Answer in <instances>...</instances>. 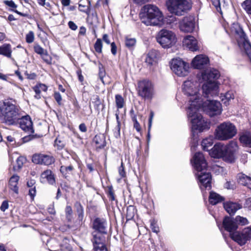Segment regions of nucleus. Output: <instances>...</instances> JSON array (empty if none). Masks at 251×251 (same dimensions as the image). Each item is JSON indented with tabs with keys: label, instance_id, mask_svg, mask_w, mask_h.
<instances>
[{
	"label": "nucleus",
	"instance_id": "obj_1",
	"mask_svg": "<svg viewBox=\"0 0 251 251\" xmlns=\"http://www.w3.org/2000/svg\"><path fill=\"white\" fill-rule=\"evenodd\" d=\"M182 91L184 95L190 97L187 113L189 121L191 124L192 134L194 137L195 131L202 132L210 128V124L205 121L198 111L202 103V100L199 97V86L196 82L187 80L184 82Z\"/></svg>",
	"mask_w": 251,
	"mask_h": 251
},
{
	"label": "nucleus",
	"instance_id": "obj_2",
	"mask_svg": "<svg viewBox=\"0 0 251 251\" xmlns=\"http://www.w3.org/2000/svg\"><path fill=\"white\" fill-rule=\"evenodd\" d=\"M193 166L196 171L195 175L199 181V185L202 190L211 188V175L207 170V165L203 154L198 152L193 158Z\"/></svg>",
	"mask_w": 251,
	"mask_h": 251
},
{
	"label": "nucleus",
	"instance_id": "obj_3",
	"mask_svg": "<svg viewBox=\"0 0 251 251\" xmlns=\"http://www.w3.org/2000/svg\"><path fill=\"white\" fill-rule=\"evenodd\" d=\"M202 78L207 82L202 87L203 96L209 98L214 97L218 93V86L215 82L220 76L219 72L213 68H209L203 70L201 72Z\"/></svg>",
	"mask_w": 251,
	"mask_h": 251
},
{
	"label": "nucleus",
	"instance_id": "obj_4",
	"mask_svg": "<svg viewBox=\"0 0 251 251\" xmlns=\"http://www.w3.org/2000/svg\"><path fill=\"white\" fill-rule=\"evenodd\" d=\"M143 10L144 12L140 14L142 23L147 26L161 25L163 16L158 7L154 5L148 4L144 6Z\"/></svg>",
	"mask_w": 251,
	"mask_h": 251
},
{
	"label": "nucleus",
	"instance_id": "obj_5",
	"mask_svg": "<svg viewBox=\"0 0 251 251\" xmlns=\"http://www.w3.org/2000/svg\"><path fill=\"white\" fill-rule=\"evenodd\" d=\"M0 110L4 116L5 123L8 125L17 124L20 114L18 108L9 101H4L0 106Z\"/></svg>",
	"mask_w": 251,
	"mask_h": 251
},
{
	"label": "nucleus",
	"instance_id": "obj_6",
	"mask_svg": "<svg viewBox=\"0 0 251 251\" xmlns=\"http://www.w3.org/2000/svg\"><path fill=\"white\" fill-rule=\"evenodd\" d=\"M166 5L170 13L177 16H181L191 8L190 0H167Z\"/></svg>",
	"mask_w": 251,
	"mask_h": 251
},
{
	"label": "nucleus",
	"instance_id": "obj_7",
	"mask_svg": "<svg viewBox=\"0 0 251 251\" xmlns=\"http://www.w3.org/2000/svg\"><path fill=\"white\" fill-rule=\"evenodd\" d=\"M237 133L235 126L230 122H224L218 126L215 131V138L225 141L233 138Z\"/></svg>",
	"mask_w": 251,
	"mask_h": 251
},
{
	"label": "nucleus",
	"instance_id": "obj_8",
	"mask_svg": "<svg viewBox=\"0 0 251 251\" xmlns=\"http://www.w3.org/2000/svg\"><path fill=\"white\" fill-rule=\"evenodd\" d=\"M157 42L164 48L172 47L176 42L175 34L172 31L162 29L156 36Z\"/></svg>",
	"mask_w": 251,
	"mask_h": 251
},
{
	"label": "nucleus",
	"instance_id": "obj_9",
	"mask_svg": "<svg viewBox=\"0 0 251 251\" xmlns=\"http://www.w3.org/2000/svg\"><path fill=\"white\" fill-rule=\"evenodd\" d=\"M201 107L203 110L210 117L220 115L222 111L220 102L216 100H207L205 101H203L202 100V103L200 107Z\"/></svg>",
	"mask_w": 251,
	"mask_h": 251
},
{
	"label": "nucleus",
	"instance_id": "obj_10",
	"mask_svg": "<svg viewBox=\"0 0 251 251\" xmlns=\"http://www.w3.org/2000/svg\"><path fill=\"white\" fill-rule=\"evenodd\" d=\"M138 94L145 99H151L154 95L153 86L148 80H143L138 82Z\"/></svg>",
	"mask_w": 251,
	"mask_h": 251
},
{
	"label": "nucleus",
	"instance_id": "obj_11",
	"mask_svg": "<svg viewBox=\"0 0 251 251\" xmlns=\"http://www.w3.org/2000/svg\"><path fill=\"white\" fill-rule=\"evenodd\" d=\"M171 69L178 76H184L188 73L189 65L180 58L174 59L171 62Z\"/></svg>",
	"mask_w": 251,
	"mask_h": 251
},
{
	"label": "nucleus",
	"instance_id": "obj_12",
	"mask_svg": "<svg viewBox=\"0 0 251 251\" xmlns=\"http://www.w3.org/2000/svg\"><path fill=\"white\" fill-rule=\"evenodd\" d=\"M238 150L237 143L234 141H231L226 145L225 151L222 159L225 161L232 163L235 162L236 159V153Z\"/></svg>",
	"mask_w": 251,
	"mask_h": 251
},
{
	"label": "nucleus",
	"instance_id": "obj_13",
	"mask_svg": "<svg viewBox=\"0 0 251 251\" xmlns=\"http://www.w3.org/2000/svg\"><path fill=\"white\" fill-rule=\"evenodd\" d=\"M232 239L241 246L245 245L251 240V227L244 228L241 232H235L230 234Z\"/></svg>",
	"mask_w": 251,
	"mask_h": 251
},
{
	"label": "nucleus",
	"instance_id": "obj_14",
	"mask_svg": "<svg viewBox=\"0 0 251 251\" xmlns=\"http://www.w3.org/2000/svg\"><path fill=\"white\" fill-rule=\"evenodd\" d=\"M92 238L91 241L94 246V251H107L105 245V237L106 234L92 232Z\"/></svg>",
	"mask_w": 251,
	"mask_h": 251
},
{
	"label": "nucleus",
	"instance_id": "obj_15",
	"mask_svg": "<svg viewBox=\"0 0 251 251\" xmlns=\"http://www.w3.org/2000/svg\"><path fill=\"white\" fill-rule=\"evenodd\" d=\"M32 161L36 164L49 166L54 163L55 158L52 156L47 154H35L32 156Z\"/></svg>",
	"mask_w": 251,
	"mask_h": 251
},
{
	"label": "nucleus",
	"instance_id": "obj_16",
	"mask_svg": "<svg viewBox=\"0 0 251 251\" xmlns=\"http://www.w3.org/2000/svg\"><path fill=\"white\" fill-rule=\"evenodd\" d=\"M107 221L103 218H96L93 222L92 228L94 230L93 232L107 234Z\"/></svg>",
	"mask_w": 251,
	"mask_h": 251
},
{
	"label": "nucleus",
	"instance_id": "obj_17",
	"mask_svg": "<svg viewBox=\"0 0 251 251\" xmlns=\"http://www.w3.org/2000/svg\"><path fill=\"white\" fill-rule=\"evenodd\" d=\"M233 25L238 27V29H236L235 31L240 36L241 42L243 43L245 51L251 62V45L247 40L246 35L240 26L237 24H234Z\"/></svg>",
	"mask_w": 251,
	"mask_h": 251
},
{
	"label": "nucleus",
	"instance_id": "obj_18",
	"mask_svg": "<svg viewBox=\"0 0 251 251\" xmlns=\"http://www.w3.org/2000/svg\"><path fill=\"white\" fill-rule=\"evenodd\" d=\"M17 124H19L21 128L25 132L34 133L33 123L29 116L26 115L21 117L20 115Z\"/></svg>",
	"mask_w": 251,
	"mask_h": 251
},
{
	"label": "nucleus",
	"instance_id": "obj_19",
	"mask_svg": "<svg viewBox=\"0 0 251 251\" xmlns=\"http://www.w3.org/2000/svg\"><path fill=\"white\" fill-rule=\"evenodd\" d=\"M209 63L208 57L203 54L197 55L192 61L193 67L197 69H205Z\"/></svg>",
	"mask_w": 251,
	"mask_h": 251
},
{
	"label": "nucleus",
	"instance_id": "obj_20",
	"mask_svg": "<svg viewBox=\"0 0 251 251\" xmlns=\"http://www.w3.org/2000/svg\"><path fill=\"white\" fill-rule=\"evenodd\" d=\"M179 28L184 32H191L195 28L194 19L192 17H185L179 22Z\"/></svg>",
	"mask_w": 251,
	"mask_h": 251
},
{
	"label": "nucleus",
	"instance_id": "obj_21",
	"mask_svg": "<svg viewBox=\"0 0 251 251\" xmlns=\"http://www.w3.org/2000/svg\"><path fill=\"white\" fill-rule=\"evenodd\" d=\"M40 180L42 183L47 182L51 185H54L56 184L55 175L50 169L45 170L41 173Z\"/></svg>",
	"mask_w": 251,
	"mask_h": 251
},
{
	"label": "nucleus",
	"instance_id": "obj_22",
	"mask_svg": "<svg viewBox=\"0 0 251 251\" xmlns=\"http://www.w3.org/2000/svg\"><path fill=\"white\" fill-rule=\"evenodd\" d=\"M223 226L224 229L230 232V233H233L237 229V226L235 221L234 218L226 216L223 221Z\"/></svg>",
	"mask_w": 251,
	"mask_h": 251
},
{
	"label": "nucleus",
	"instance_id": "obj_23",
	"mask_svg": "<svg viewBox=\"0 0 251 251\" xmlns=\"http://www.w3.org/2000/svg\"><path fill=\"white\" fill-rule=\"evenodd\" d=\"M183 45L191 51H196L199 49L198 41L191 35L186 36L183 41Z\"/></svg>",
	"mask_w": 251,
	"mask_h": 251
},
{
	"label": "nucleus",
	"instance_id": "obj_24",
	"mask_svg": "<svg viewBox=\"0 0 251 251\" xmlns=\"http://www.w3.org/2000/svg\"><path fill=\"white\" fill-rule=\"evenodd\" d=\"M225 148L226 145L221 143L216 144L209 152V154L214 158H222Z\"/></svg>",
	"mask_w": 251,
	"mask_h": 251
},
{
	"label": "nucleus",
	"instance_id": "obj_25",
	"mask_svg": "<svg viewBox=\"0 0 251 251\" xmlns=\"http://www.w3.org/2000/svg\"><path fill=\"white\" fill-rule=\"evenodd\" d=\"M159 56V53L157 50H151L147 54L145 59V62L149 66H153L157 63Z\"/></svg>",
	"mask_w": 251,
	"mask_h": 251
},
{
	"label": "nucleus",
	"instance_id": "obj_26",
	"mask_svg": "<svg viewBox=\"0 0 251 251\" xmlns=\"http://www.w3.org/2000/svg\"><path fill=\"white\" fill-rule=\"evenodd\" d=\"M224 207L229 215H234L238 210L242 208V205L238 203L229 201L224 203Z\"/></svg>",
	"mask_w": 251,
	"mask_h": 251
},
{
	"label": "nucleus",
	"instance_id": "obj_27",
	"mask_svg": "<svg viewBox=\"0 0 251 251\" xmlns=\"http://www.w3.org/2000/svg\"><path fill=\"white\" fill-rule=\"evenodd\" d=\"M75 170L74 166L72 164L69 166L62 165L60 168V171L63 176L66 179L70 177V176L73 175Z\"/></svg>",
	"mask_w": 251,
	"mask_h": 251
},
{
	"label": "nucleus",
	"instance_id": "obj_28",
	"mask_svg": "<svg viewBox=\"0 0 251 251\" xmlns=\"http://www.w3.org/2000/svg\"><path fill=\"white\" fill-rule=\"evenodd\" d=\"M20 177L17 175H13L9 179V186L10 189L16 194L19 193V188L17 186Z\"/></svg>",
	"mask_w": 251,
	"mask_h": 251
},
{
	"label": "nucleus",
	"instance_id": "obj_29",
	"mask_svg": "<svg viewBox=\"0 0 251 251\" xmlns=\"http://www.w3.org/2000/svg\"><path fill=\"white\" fill-rule=\"evenodd\" d=\"M12 48L9 44H4L0 46V55L8 58H12Z\"/></svg>",
	"mask_w": 251,
	"mask_h": 251
},
{
	"label": "nucleus",
	"instance_id": "obj_30",
	"mask_svg": "<svg viewBox=\"0 0 251 251\" xmlns=\"http://www.w3.org/2000/svg\"><path fill=\"white\" fill-rule=\"evenodd\" d=\"M224 200V198L219 194L211 192L209 196V201L212 205H216L217 203L222 202Z\"/></svg>",
	"mask_w": 251,
	"mask_h": 251
},
{
	"label": "nucleus",
	"instance_id": "obj_31",
	"mask_svg": "<svg viewBox=\"0 0 251 251\" xmlns=\"http://www.w3.org/2000/svg\"><path fill=\"white\" fill-rule=\"evenodd\" d=\"M93 142L99 149L103 148L106 144L105 138L103 135H96L94 138Z\"/></svg>",
	"mask_w": 251,
	"mask_h": 251
},
{
	"label": "nucleus",
	"instance_id": "obj_32",
	"mask_svg": "<svg viewBox=\"0 0 251 251\" xmlns=\"http://www.w3.org/2000/svg\"><path fill=\"white\" fill-rule=\"evenodd\" d=\"M75 209L77 214L78 219L82 221L84 217V209L82 204L79 201H76L74 204Z\"/></svg>",
	"mask_w": 251,
	"mask_h": 251
},
{
	"label": "nucleus",
	"instance_id": "obj_33",
	"mask_svg": "<svg viewBox=\"0 0 251 251\" xmlns=\"http://www.w3.org/2000/svg\"><path fill=\"white\" fill-rule=\"evenodd\" d=\"M214 143V137L213 136H209L204 139L201 142V146L203 150L209 151V148L211 147Z\"/></svg>",
	"mask_w": 251,
	"mask_h": 251
},
{
	"label": "nucleus",
	"instance_id": "obj_34",
	"mask_svg": "<svg viewBox=\"0 0 251 251\" xmlns=\"http://www.w3.org/2000/svg\"><path fill=\"white\" fill-rule=\"evenodd\" d=\"M240 142L246 146L251 148V134L246 132L241 135L240 137Z\"/></svg>",
	"mask_w": 251,
	"mask_h": 251
},
{
	"label": "nucleus",
	"instance_id": "obj_35",
	"mask_svg": "<svg viewBox=\"0 0 251 251\" xmlns=\"http://www.w3.org/2000/svg\"><path fill=\"white\" fill-rule=\"evenodd\" d=\"M234 98V93L232 91H227L226 93L222 95L221 100L226 105L228 104V101Z\"/></svg>",
	"mask_w": 251,
	"mask_h": 251
},
{
	"label": "nucleus",
	"instance_id": "obj_36",
	"mask_svg": "<svg viewBox=\"0 0 251 251\" xmlns=\"http://www.w3.org/2000/svg\"><path fill=\"white\" fill-rule=\"evenodd\" d=\"M251 177L246 175L240 173L238 175L237 179L239 183L246 186Z\"/></svg>",
	"mask_w": 251,
	"mask_h": 251
},
{
	"label": "nucleus",
	"instance_id": "obj_37",
	"mask_svg": "<svg viewBox=\"0 0 251 251\" xmlns=\"http://www.w3.org/2000/svg\"><path fill=\"white\" fill-rule=\"evenodd\" d=\"M25 161L26 159L25 157L19 156L16 160V164L13 166V170L15 171H19L22 168Z\"/></svg>",
	"mask_w": 251,
	"mask_h": 251
},
{
	"label": "nucleus",
	"instance_id": "obj_38",
	"mask_svg": "<svg viewBox=\"0 0 251 251\" xmlns=\"http://www.w3.org/2000/svg\"><path fill=\"white\" fill-rule=\"evenodd\" d=\"M234 220L235 221H236L237 226L238 225L245 226L249 224V222L246 218L241 217L240 216H236Z\"/></svg>",
	"mask_w": 251,
	"mask_h": 251
},
{
	"label": "nucleus",
	"instance_id": "obj_39",
	"mask_svg": "<svg viewBox=\"0 0 251 251\" xmlns=\"http://www.w3.org/2000/svg\"><path fill=\"white\" fill-rule=\"evenodd\" d=\"M136 43V40L134 38H129L126 37L125 38V45L129 49H131L134 47Z\"/></svg>",
	"mask_w": 251,
	"mask_h": 251
},
{
	"label": "nucleus",
	"instance_id": "obj_40",
	"mask_svg": "<svg viewBox=\"0 0 251 251\" xmlns=\"http://www.w3.org/2000/svg\"><path fill=\"white\" fill-rule=\"evenodd\" d=\"M116 106L118 108H122L124 106V100L120 95H116L115 97Z\"/></svg>",
	"mask_w": 251,
	"mask_h": 251
},
{
	"label": "nucleus",
	"instance_id": "obj_41",
	"mask_svg": "<svg viewBox=\"0 0 251 251\" xmlns=\"http://www.w3.org/2000/svg\"><path fill=\"white\" fill-rule=\"evenodd\" d=\"M102 44L100 39H98L94 44V48L96 51L98 53L102 52Z\"/></svg>",
	"mask_w": 251,
	"mask_h": 251
},
{
	"label": "nucleus",
	"instance_id": "obj_42",
	"mask_svg": "<svg viewBox=\"0 0 251 251\" xmlns=\"http://www.w3.org/2000/svg\"><path fill=\"white\" fill-rule=\"evenodd\" d=\"M41 57L44 61L47 64L49 65L51 64L52 57L49 54L47 50L43 54H42Z\"/></svg>",
	"mask_w": 251,
	"mask_h": 251
},
{
	"label": "nucleus",
	"instance_id": "obj_43",
	"mask_svg": "<svg viewBox=\"0 0 251 251\" xmlns=\"http://www.w3.org/2000/svg\"><path fill=\"white\" fill-rule=\"evenodd\" d=\"M33 49L34 51L38 54H39L40 56L43 54L47 51L46 50L43 49L38 44H35L34 45Z\"/></svg>",
	"mask_w": 251,
	"mask_h": 251
},
{
	"label": "nucleus",
	"instance_id": "obj_44",
	"mask_svg": "<svg viewBox=\"0 0 251 251\" xmlns=\"http://www.w3.org/2000/svg\"><path fill=\"white\" fill-rule=\"evenodd\" d=\"M135 208L133 206L130 205L127 207L126 217L128 219H132L134 216Z\"/></svg>",
	"mask_w": 251,
	"mask_h": 251
},
{
	"label": "nucleus",
	"instance_id": "obj_45",
	"mask_svg": "<svg viewBox=\"0 0 251 251\" xmlns=\"http://www.w3.org/2000/svg\"><path fill=\"white\" fill-rule=\"evenodd\" d=\"M92 102L94 104L95 108L97 110H99L100 109V107L101 104V102L99 97L97 95L94 96Z\"/></svg>",
	"mask_w": 251,
	"mask_h": 251
},
{
	"label": "nucleus",
	"instance_id": "obj_46",
	"mask_svg": "<svg viewBox=\"0 0 251 251\" xmlns=\"http://www.w3.org/2000/svg\"><path fill=\"white\" fill-rule=\"evenodd\" d=\"M242 6L248 14L251 15V0L244 1L242 4Z\"/></svg>",
	"mask_w": 251,
	"mask_h": 251
},
{
	"label": "nucleus",
	"instance_id": "obj_47",
	"mask_svg": "<svg viewBox=\"0 0 251 251\" xmlns=\"http://www.w3.org/2000/svg\"><path fill=\"white\" fill-rule=\"evenodd\" d=\"M26 42L27 43H31L34 40V33L32 31H30L25 37Z\"/></svg>",
	"mask_w": 251,
	"mask_h": 251
},
{
	"label": "nucleus",
	"instance_id": "obj_48",
	"mask_svg": "<svg viewBox=\"0 0 251 251\" xmlns=\"http://www.w3.org/2000/svg\"><path fill=\"white\" fill-rule=\"evenodd\" d=\"M212 4L215 7L218 12L222 13L221 7V0H211Z\"/></svg>",
	"mask_w": 251,
	"mask_h": 251
},
{
	"label": "nucleus",
	"instance_id": "obj_49",
	"mask_svg": "<svg viewBox=\"0 0 251 251\" xmlns=\"http://www.w3.org/2000/svg\"><path fill=\"white\" fill-rule=\"evenodd\" d=\"M151 228L153 232L157 233L159 232V227L157 226L156 222L154 220L151 221Z\"/></svg>",
	"mask_w": 251,
	"mask_h": 251
},
{
	"label": "nucleus",
	"instance_id": "obj_50",
	"mask_svg": "<svg viewBox=\"0 0 251 251\" xmlns=\"http://www.w3.org/2000/svg\"><path fill=\"white\" fill-rule=\"evenodd\" d=\"M120 126L121 125H117L113 129L114 136L116 138H118L120 136Z\"/></svg>",
	"mask_w": 251,
	"mask_h": 251
},
{
	"label": "nucleus",
	"instance_id": "obj_51",
	"mask_svg": "<svg viewBox=\"0 0 251 251\" xmlns=\"http://www.w3.org/2000/svg\"><path fill=\"white\" fill-rule=\"evenodd\" d=\"M65 213L66 217L70 219L73 213L72 208L71 206L67 205L65 208Z\"/></svg>",
	"mask_w": 251,
	"mask_h": 251
},
{
	"label": "nucleus",
	"instance_id": "obj_52",
	"mask_svg": "<svg viewBox=\"0 0 251 251\" xmlns=\"http://www.w3.org/2000/svg\"><path fill=\"white\" fill-rule=\"evenodd\" d=\"M54 98L58 104L60 105L61 104L62 97L59 92H55L53 95Z\"/></svg>",
	"mask_w": 251,
	"mask_h": 251
},
{
	"label": "nucleus",
	"instance_id": "obj_53",
	"mask_svg": "<svg viewBox=\"0 0 251 251\" xmlns=\"http://www.w3.org/2000/svg\"><path fill=\"white\" fill-rule=\"evenodd\" d=\"M3 2L6 5L12 8H16L17 7V5L13 0H4Z\"/></svg>",
	"mask_w": 251,
	"mask_h": 251
},
{
	"label": "nucleus",
	"instance_id": "obj_54",
	"mask_svg": "<svg viewBox=\"0 0 251 251\" xmlns=\"http://www.w3.org/2000/svg\"><path fill=\"white\" fill-rule=\"evenodd\" d=\"M108 195L109 199L113 201L115 200L114 193L112 187H110L108 189Z\"/></svg>",
	"mask_w": 251,
	"mask_h": 251
},
{
	"label": "nucleus",
	"instance_id": "obj_55",
	"mask_svg": "<svg viewBox=\"0 0 251 251\" xmlns=\"http://www.w3.org/2000/svg\"><path fill=\"white\" fill-rule=\"evenodd\" d=\"M119 173L122 177H124L126 176V172L123 166V162H121V165L119 168Z\"/></svg>",
	"mask_w": 251,
	"mask_h": 251
},
{
	"label": "nucleus",
	"instance_id": "obj_56",
	"mask_svg": "<svg viewBox=\"0 0 251 251\" xmlns=\"http://www.w3.org/2000/svg\"><path fill=\"white\" fill-rule=\"evenodd\" d=\"M54 144L56 146H58L59 149H62L65 146V144L61 141L56 138L54 141Z\"/></svg>",
	"mask_w": 251,
	"mask_h": 251
},
{
	"label": "nucleus",
	"instance_id": "obj_57",
	"mask_svg": "<svg viewBox=\"0 0 251 251\" xmlns=\"http://www.w3.org/2000/svg\"><path fill=\"white\" fill-rule=\"evenodd\" d=\"M8 207L9 204L8 201H4L2 202L0 206V209L1 211L4 212L6 209L8 208Z\"/></svg>",
	"mask_w": 251,
	"mask_h": 251
},
{
	"label": "nucleus",
	"instance_id": "obj_58",
	"mask_svg": "<svg viewBox=\"0 0 251 251\" xmlns=\"http://www.w3.org/2000/svg\"><path fill=\"white\" fill-rule=\"evenodd\" d=\"M79 9L80 11L88 13L90 11L89 8L88 6H86L82 4H79Z\"/></svg>",
	"mask_w": 251,
	"mask_h": 251
},
{
	"label": "nucleus",
	"instance_id": "obj_59",
	"mask_svg": "<svg viewBox=\"0 0 251 251\" xmlns=\"http://www.w3.org/2000/svg\"><path fill=\"white\" fill-rule=\"evenodd\" d=\"M36 190L35 186H34L33 187L31 188L29 190V195L30 196L31 198L32 199H33L34 197L36 196Z\"/></svg>",
	"mask_w": 251,
	"mask_h": 251
},
{
	"label": "nucleus",
	"instance_id": "obj_60",
	"mask_svg": "<svg viewBox=\"0 0 251 251\" xmlns=\"http://www.w3.org/2000/svg\"><path fill=\"white\" fill-rule=\"evenodd\" d=\"M35 138L34 136L33 135H28L27 136H25L22 138L23 141L24 143H26L29 142L32 140L33 139Z\"/></svg>",
	"mask_w": 251,
	"mask_h": 251
},
{
	"label": "nucleus",
	"instance_id": "obj_61",
	"mask_svg": "<svg viewBox=\"0 0 251 251\" xmlns=\"http://www.w3.org/2000/svg\"><path fill=\"white\" fill-rule=\"evenodd\" d=\"M234 186V183L230 181H226L225 184V187L227 189H233Z\"/></svg>",
	"mask_w": 251,
	"mask_h": 251
},
{
	"label": "nucleus",
	"instance_id": "obj_62",
	"mask_svg": "<svg viewBox=\"0 0 251 251\" xmlns=\"http://www.w3.org/2000/svg\"><path fill=\"white\" fill-rule=\"evenodd\" d=\"M68 26H69V28L73 30H75L77 28V25L73 21L69 22Z\"/></svg>",
	"mask_w": 251,
	"mask_h": 251
},
{
	"label": "nucleus",
	"instance_id": "obj_63",
	"mask_svg": "<svg viewBox=\"0 0 251 251\" xmlns=\"http://www.w3.org/2000/svg\"><path fill=\"white\" fill-rule=\"evenodd\" d=\"M111 53L114 55H116L117 53V46L114 42L111 43Z\"/></svg>",
	"mask_w": 251,
	"mask_h": 251
},
{
	"label": "nucleus",
	"instance_id": "obj_64",
	"mask_svg": "<svg viewBox=\"0 0 251 251\" xmlns=\"http://www.w3.org/2000/svg\"><path fill=\"white\" fill-rule=\"evenodd\" d=\"M177 18H176L175 16L172 15L168 17V21L170 23H174L175 22H177Z\"/></svg>",
	"mask_w": 251,
	"mask_h": 251
}]
</instances>
